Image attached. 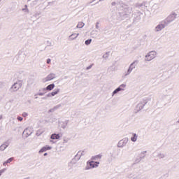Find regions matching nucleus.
Returning <instances> with one entry per match:
<instances>
[{
  "mask_svg": "<svg viewBox=\"0 0 179 179\" xmlns=\"http://www.w3.org/2000/svg\"><path fill=\"white\" fill-rule=\"evenodd\" d=\"M131 13L132 8H129L125 4H122V6H120L118 10V13L117 14V20H124V19H127L128 14Z\"/></svg>",
  "mask_w": 179,
  "mask_h": 179,
  "instance_id": "f257e3e1",
  "label": "nucleus"
},
{
  "mask_svg": "<svg viewBox=\"0 0 179 179\" xmlns=\"http://www.w3.org/2000/svg\"><path fill=\"white\" fill-rule=\"evenodd\" d=\"M177 18V13L175 12L171 13L165 20H164V22L166 24L167 26L170 24V23H172V22H174L176 19Z\"/></svg>",
  "mask_w": 179,
  "mask_h": 179,
  "instance_id": "f03ea898",
  "label": "nucleus"
},
{
  "mask_svg": "<svg viewBox=\"0 0 179 179\" xmlns=\"http://www.w3.org/2000/svg\"><path fill=\"white\" fill-rule=\"evenodd\" d=\"M99 164H100V162L94 161H88L87 162V165L85 166V170H91V169H96V167H99Z\"/></svg>",
  "mask_w": 179,
  "mask_h": 179,
  "instance_id": "7ed1b4c3",
  "label": "nucleus"
},
{
  "mask_svg": "<svg viewBox=\"0 0 179 179\" xmlns=\"http://www.w3.org/2000/svg\"><path fill=\"white\" fill-rule=\"evenodd\" d=\"M157 56V52L155 50L150 51L145 56V61L150 62V61L155 59V57Z\"/></svg>",
  "mask_w": 179,
  "mask_h": 179,
  "instance_id": "20e7f679",
  "label": "nucleus"
},
{
  "mask_svg": "<svg viewBox=\"0 0 179 179\" xmlns=\"http://www.w3.org/2000/svg\"><path fill=\"white\" fill-rule=\"evenodd\" d=\"M166 26H167V24L164 22V20H162V21L159 22V24H157L155 27L154 31L155 33H159V31H162V30H163V29H165Z\"/></svg>",
  "mask_w": 179,
  "mask_h": 179,
  "instance_id": "39448f33",
  "label": "nucleus"
},
{
  "mask_svg": "<svg viewBox=\"0 0 179 179\" xmlns=\"http://www.w3.org/2000/svg\"><path fill=\"white\" fill-rule=\"evenodd\" d=\"M57 78V74L54 73H50L45 78L42 79L43 83H47V82H50V80H52Z\"/></svg>",
  "mask_w": 179,
  "mask_h": 179,
  "instance_id": "423d86ee",
  "label": "nucleus"
},
{
  "mask_svg": "<svg viewBox=\"0 0 179 179\" xmlns=\"http://www.w3.org/2000/svg\"><path fill=\"white\" fill-rule=\"evenodd\" d=\"M22 87V82L18 81L14 83L10 87V92H17Z\"/></svg>",
  "mask_w": 179,
  "mask_h": 179,
  "instance_id": "0eeeda50",
  "label": "nucleus"
},
{
  "mask_svg": "<svg viewBox=\"0 0 179 179\" xmlns=\"http://www.w3.org/2000/svg\"><path fill=\"white\" fill-rule=\"evenodd\" d=\"M128 141H129L128 138H124L120 140L117 143V148H124V146H127Z\"/></svg>",
  "mask_w": 179,
  "mask_h": 179,
  "instance_id": "6e6552de",
  "label": "nucleus"
},
{
  "mask_svg": "<svg viewBox=\"0 0 179 179\" xmlns=\"http://www.w3.org/2000/svg\"><path fill=\"white\" fill-rule=\"evenodd\" d=\"M147 103L148 102L146 101L143 100V101L138 103V105L136 106L137 111H141V110H142L143 107L146 106Z\"/></svg>",
  "mask_w": 179,
  "mask_h": 179,
  "instance_id": "1a4fd4ad",
  "label": "nucleus"
},
{
  "mask_svg": "<svg viewBox=\"0 0 179 179\" xmlns=\"http://www.w3.org/2000/svg\"><path fill=\"white\" fill-rule=\"evenodd\" d=\"M33 134V129L27 128L23 131V135H25L26 138H29L30 135Z\"/></svg>",
  "mask_w": 179,
  "mask_h": 179,
  "instance_id": "9d476101",
  "label": "nucleus"
},
{
  "mask_svg": "<svg viewBox=\"0 0 179 179\" xmlns=\"http://www.w3.org/2000/svg\"><path fill=\"white\" fill-rule=\"evenodd\" d=\"M78 36H79V34H72L69 36V41H73V40H76V38H78Z\"/></svg>",
  "mask_w": 179,
  "mask_h": 179,
  "instance_id": "9b49d317",
  "label": "nucleus"
},
{
  "mask_svg": "<svg viewBox=\"0 0 179 179\" xmlns=\"http://www.w3.org/2000/svg\"><path fill=\"white\" fill-rule=\"evenodd\" d=\"M80 156H79V154L77 153V155L74 157V158L72 159L71 163H73V164H75V163H76V162H79V160H80Z\"/></svg>",
  "mask_w": 179,
  "mask_h": 179,
  "instance_id": "f8f14e48",
  "label": "nucleus"
},
{
  "mask_svg": "<svg viewBox=\"0 0 179 179\" xmlns=\"http://www.w3.org/2000/svg\"><path fill=\"white\" fill-rule=\"evenodd\" d=\"M8 146H9V142H5L3 144H2L0 146V150L1 152H3V150H5V149H6V148H8Z\"/></svg>",
  "mask_w": 179,
  "mask_h": 179,
  "instance_id": "ddd939ff",
  "label": "nucleus"
},
{
  "mask_svg": "<svg viewBox=\"0 0 179 179\" xmlns=\"http://www.w3.org/2000/svg\"><path fill=\"white\" fill-rule=\"evenodd\" d=\"M138 64H139V61L138 60H135L134 62H132L129 66L133 69H135V68H136V66H138Z\"/></svg>",
  "mask_w": 179,
  "mask_h": 179,
  "instance_id": "4468645a",
  "label": "nucleus"
},
{
  "mask_svg": "<svg viewBox=\"0 0 179 179\" xmlns=\"http://www.w3.org/2000/svg\"><path fill=\"white\" fill-rule=\"evenodd\" d=\"M131 141V142H136V141H138V134H136V133H132Z\"/></svg>",
  "mask_w": 179,
  "mask_h": 179,
  "instance_id": "2eb2a0df",
  "label": "nucleus"
},
{
  "mask_svg": "<svg viewBox=\"0 0 179 179\" xmlns=\"http://www.w3.org/2000/svg\"><path fill=\"white\" fill-rule=\"evenodd\" d=\"M55 87V84H50L46 87V90L48 92H51Z\"/></svg>",
  "mask_w": 179,
  "mask_h": 179,
  "instance_id": "dca6fc26",
  "label": "nucleus"
},
{
  "mask_svg": "<svg viewBox=\"0 0 179 179\" xmlns=\"http://www.w3.org/2000/svg\"><path fill=\"white\" fill-rule=\"evenodd\" d=\"M132 71H134V69H131L129 66L127 71L124 73V76L127 77V76L131 75V73L132 72Z\"/></svg>",
  "mask_w": 179,
  "mask_h": 179,
  "instance_id": "f3484780",
  "label": "nucleus"
},
{
  "mask_svg": "<svg viewBox=\"0 0 179 179\" xmlns=\"http://www.w3.org/2000/svg\"><path fill=\"white\" fill-rule=\"evenodd\" d=\"M132 71H134V69H131L129 66L127 71L124 73V76L127 77V76L131 75V73L132 72Z\"/></svg>",
  "mask_w": 179,
  "mask_h": 179,
  "instance_id": "a211bd4d",
  "label": "nucleus"
},
{
  "mask_svg": "<svg viewBox=\"0 0 179 179\" xmlns=\"http://www.w3.org/2000/svg\"><path fill=\"white\" fill-rule=\"evenodd\" d=\"M97 30H92L91 31V36L93 37V38H97Z\"/></svg>",
  "mask_w": 179,
  "mask_h": 179,
  "instance_id": "6ab92c4d",
  "label": "nucleus"
},
{
  "mask_svg": "<svg viewBox=\"0 0 179 179\" xmlns=\"http://www.w3.org/2000/svg\"><path fill=\"white\" fill-rule=\"evenodd\" d=\"M125 87H127V84H122L117 88L120 89V92L125 90Z\"/></svg>",
  "mask_w": 179,
  "mask_h": 179,
  "instance_id": "aec40b11",
  "label": "nucleus"
},
{
  "mask_svg": "<svg viewBox=\"0 0 179 179\" xmlns=\"http://www.w3.org/2000/svg\"><path fill=\"white\" fill-rule=\"evenodd\" d=\"M51 139H59V134H53L51 135L50 136Z\"/></svg>",
  "mask_w": 179,
  "mask_h": 179,
  "instance_id": "412c9836",
  "label": "nucleus"
},
{
  "mask_svg": "<svg viewBox=\"0 0 179 179\" xmlns=\"http://www.w3.org/2000/svg\"><path fill=\"white\" fill-rule=\"evenodd\" d=\"M12 162H13V158H9L7 161L3 163V166H6L8 163H12Z\"/></svg>",
  "mask_w": 179,
  "mask_h": 179,
  "instance_id": "4be33fe9",
  "label": "nucleus"
},
{
  "mask_svg": "<svg viewBox=\"0 0 179 179\" xmlns=\"http://www.w3.org/2000/svg\"><path fill=\"white\" fill-rule=\"evenodd\" d=\"M85 26V23L82 22H79L77 24V29H82L83 27H84Z\"/></svg>",
  "mask_w": 179,
  "mask_h": 179,
  "instance_id": "5701e85b",
  "label": "nucleus"
},
{
  "mask_svg": "<svg viewBox=\"0 0 179 179\" xmlns=\"http://www.w3.org/2000/svg\"><path fill=\"white\" fill-rule=\"evenodd\" d=\"M58 93H59V89L55 90L53 92H51L52 96H54L56 94H58Z\"/></svg>",
  "mask_w": 179,
  "mask_h": 179,
  "instance_id": "b1692460",
  "label": "nucleus"
},
{
  "mask_svg": "<svg viewBox=\"0 0 179 179\" xmlns=\"http://www.w3.org/2000/svg\"><path fill=\"white\" fill-rule=\"evenodd\" d=\"M108 57H110V52H106V53L102 56V58H103L104 59H107L108 58Z\"/></svg>",
  "mask_w": 179,
  "mask_h": 179,
  "instance_id": "393cba45",
  "label": "nucleus"
},
{
  "mask_svg": "<svg viewBox=\"0 0 179 179\" xmlns=\"http://www.w3.org/2000/svg\"><path fill=\"white\" fill-rule=\"evenodd\" d=\"M146 153H147V151L141 152V154H140V157L141 159H143L145 157V156H146Z\"/></svg>",
  "mask_w": 179,
  "mask_h": 179,
  "instance_id": "a878e982",
  "label": "nucleus"
},
{
  "mask_svg": "<svg viewBox=\"0 0 179 179\" xmlns=\"http://www.w3.org/2000/svg\"><path fill=\"white\" fill-rule=\"evenodd\" d=\"M97 159H101V155H98L92 157V160H97Z\"/></svg>",
  "mask_w": 179,
  "mask_h": 179,
  "instance_id": "bb28decb",
  "label": "nucleus"
},
{
  "mask_svg": "<svg viewBox=\"0 0 179 179\" xmlns=\"http://www.w3.org/2000/svg\"><path fill=\"white\" fill-rule=\"evenodd\" d=\"M118 92H121V89L117 87L116 90H115L113 92L112 96H114V94H117V93H118Z\"/></svg>",
  "mask_w": 179,
  "mask_h": 179,
  "instance_id": "cd10ccee",
  "label": "nucleus"
},
{
  "mask_svg": "<svg viewBox=\"0 0 179 179\" xmlns=\"http://www.w3.org/2000/svg\"><path fill=\"white\" fill-rule=\"evenodd\" d=\"M22 12H24L25 13H29V8H27V5H25L24 8H22Z\"/></svg>",
  "mask_w": 179,
  "mask_h": 179,
  "instance_id": "c85d7f7f",
  "label": "nucleus"
},
{
  "mask_svg": "<svg viewBox=\"0 0 179 179\" xmlns=\"http://www.w3.org/2000/svg\"><path fill=\"white\" fill-rule=\"evenodd\" d=\"M111 5H112V6H117V8H120V4L115 1L112 2Z\"/></svg>",
  "mask_w": 179,
  "mask_h": 179,
  "instance_id": "c756f323",
  "label": "nucleus"
},
{
  "mask_svg": "<svg viewBox=\"0 0 179 179\" xmlns=\"http://www.w3.org/2000/svg\"><path fill=\"white\" fill-rule=\"evenodd\" d=\"M157 157H159V159H164V157H166V156L163 153L158 154Z\"/></svg>",
  "mask_w": 179,
  "mask_h": 179,
  "instance_id": "7c9ffc66",
  "label": "nucleus"
},
{
  "mask_svg": "<svg viewBox=\"0 0 179 179\" xmlns=\"http://www.w3.org/2000/svg\"><path fill=\"white\" fill-rule=\"evenodd\" d=\"M43 152H47V148H45V147L42 148L40 150L39 153H43Z\"/></svg>",
  "mask_w": 179,
  "mask_h": 179,
  "instance_id": "2f4dec72",
  "label": "nucleus"
},
{
  "mask_svg": "<svg viewBox=\"0 0 179 179\" xmlns=\"http://www.w3.org/2000/svg\"><path fill=\"white\" fill-rule=\"evenodd\" d=\"M78 156H80V157H82V156H85V151H79L78 152Z\"/></svg>",
  "mask_w": 179,
  "mask_h": 179,
  "instance_id": "473e14b6",
  "label": "nucleus"
},
{
  "mask_svg": "<svg viewBox=\"0 0 179 179\" xmlns=\"http://www.w3.org/2000/svg\"><path fill=\"white\" fill-rule=\"evenodd\" d=\"M141 157H138V158H136V159H135V161H134V164H138V163H140V162H141Z\"/></svg>",
  "mask_w": 179,
  "mask_h": 179,
  "instance_id": "72a5a7b5",
  "label": "nucleus"
},
{
  "mask_svg": "<svg viewBox=\"0 0 179 179\" xmlns=\"http://www.w3.org/2000/svg\"><path fill=\"white\" fill-rule=\"evenodd\" d=\"M92 43V39H88L85 41V45H89Z\"/></svg>",
  "mask_w": 179,
  "mask_h": 179,
  "instance_id": "f704fd0d",
  "label": "nucleus"
},
{
  "mask_svg": "<svg viewBox=\"0 0 179 179\" xmlns=\"http://www.w3.org/2000/svg\"><path fill=\"white\" fill-rule=\"evenodd\" d=\"M5 171H6V169H3L0 170V176H2V174H3Z\"/></svg>",
  "mask_w": 179,
  "mask_h": 179,
  "instance_id": "c9c22d12",
  "label": "nucleus"
},
{
  "mask_svg": "<svg viewBox=\"0 0 179 179\" xmlns=\"http://www.w3.org/2000/svg\"><path fill=\"white\" fill-rule=\"evenodd\" d=\"M45 93L44 92H38L35 94V96H44Z\"/></svg>",
  "mask_w": 179,
  "mask_h": 179,
  "instance_id": "e433bc0d",
  "label": "nucleus"
},
{
  "mask_svg": "<svg viewBox=\"0 0 179 179\" xmlns=\"http://www.w3.org/2000/svg\"><path fill=\"white\" fill-rule=\"evenodd\" d=\"M60 107H62V106H61V104H59L54 107V110H58V108H59Z\"/></svg>",
  "mask_w": 179,
  "mask_h": 179,
  "instance_id": "4c0bfd02",
  "label": "nucleus"
},
{
  "mask_svg": "<svg viewBox=\"0 0 179 179\" xmlns=\"http://www.w3.org/2000/svg\"><path fill=\"white\" fill-rule=\"evenodd\" d=\"M29 115V114L27 113H26V112H24L23 113H22V117H27Z\"/></svg>",
  "mask_w": 179,
  "mask_h": 179,
  "instance_id": "58836bf2",
  "label": "nucleus"
},
{
  "mask_svg": "<svg viewBox=\"0 0 179 179\" xmlns=\"http://www.w3.org/2000/svg\"><path fill=\"white\" fill-rule=\"evenodd\" d=\"M17 120H18V121H23V117H20V116H18L17 117Z\"/></svg>",
  "mask_w": 179,
  "mask_h": 179,
  "instance_id": "ea45409f",
  "label": "nucleus"
},
{
  "mask_svg": "<svg viewBox=\"0 0 179 179\" xmlns=\"http://www.w3.org/2000/svg\"><path fill=\"white\" fill-rule=\"evenodd\" d=\"M45 148H46V150H51V149H52V147H50V146H45Z\"/></svg>",
  "mask_w": 179,
  "mask_h": 179,
  "instance_id": "a19ab883",
  "label": "nucleus"
},
{
  "mask_svg": "<svg viewBox=\"0 0 179 179\" xmlns=\"http://www.w3.org/2000/svg\"><path fill=\"white\" fill-rule=\"evenodd\" d=\"M99 24H100V23H99V22H96V29H100V26H99Z\"/></svg>",
  "mask_w": 179,
  "mask_h": 179,
  "instance_id": "79ce46f5",
  "label": "nucleus"
},
{
  "mask_svg": "<svg viewBox=\"0 0 179 179\" xmlns=\"http://www.w3.org/2000/svg\"><path fill=\"white\" fill-rule=\"evenodd\" d=\"M92 66H93V64H91L90 66H89L88 67H87V71H89V69H92Z\"/></svg>",
  "mask_w": 179,
  "mask_h": 179,
  "instance_id": "37998d69",
  "label": "nucleus"
},
{
  "mask_svg": "<svg viewBox=\"0 0 179 179\" xmlns=\"http://www.w3.org/2000/svg\"><path fill=\"white\" fill-rule=\"evenodd\" d=\"M51 96H52L51 92L46 95V97H51Z\"/></svg>",
  "mask_w": 179,
  "mask_h": 179,
  "instance_id": "c03bdc74",
  "label": "nucleus"
},
{
  "mask_svg": "<svg viewBox=\"0 0 179 179\" xmlns=\"http://www.w3.org/2000/svg\"><path fill=\"white\" fill-rule=\"evenodd\" d=\"M50 63H51V59H48L47 64H50Z\"/></svg>",
  "mask_w": 179,
  "mask_h": 179,
  "instance_id": "a18cd8bd",
  "label": "nucleus"
},
{
  "mask_svg": "<svg viewBox=\"0 0 179 179\" xmlns=\"http://www.w3.org/2000/svg\"><path fill=\"white\" fill-rule=\"evenodd\" d=\"M128 177L129 178H132V177H134V174L131 173Z\"/></svg>",
  "mask_w": 179,
  "mask_h": 179,
  "instance_id": "49530a36",
  "label": "nucleus"
},
{
  "mask_svg": "<svg viewBox=\"0 0 179 179\" xmlns=\"http://www.w3.org/2000/svg\"><path fill=\"white\" fill-rule=\"evenodd\" d=\"M41 134H43V131H41L40 134L38 133V131L36 133L37 136H40V135H41Z\"/></svg>",
  "mask_w": 179,
  "mask_h": 179,
  "instance_id": "de8ad7c7",
  "label": "nucleus"
},
{
  "mask_svg": "<svg viewBox=\"0 0 179 179\" xmlns=\"http://www.w3.org/2000/svg\"><path fill=\"white\" fill-rule=\"evenodd\" d=\"M49 111H50V113H52V111H55V109H54V108H53L50 109Z\"/></svg>",
  "mask_w": 179,
  "mask_h": 179,
  "instance_id": "09e8293b",
  "label": "nucleus"
},
{
  "mask_svg": "<svg viewBox=\"0 0 179 179\" xmlns=\"http://www.w3.org/2000/svg\"><path fill=\"white\" fill-rule=\"evenodd\" d=\"M45 91H47V87H45V88L42 89V92H45Z\"/></svg>",
  "mask_w": 179,
  "mask_h": 179,
  "instance_id": "8fccbe9b",
  "label": "nucleus"
},
{
  "mask_svg": "<svg viewBox=\"0 0 179 179\" xmlns=\"http://www.w3.org/2000/svg\"><path fill=\"white\" fill-rule=\"evenodd\" d=\"M0 120H2V115H0Z\"/></svg>",
  "mask_w": 179,
  "mask_h": 179,
  "instance_id": "3c124183",
  "label": "nucleus"
},
{
  "mask_svg": "<svg viewBox=\"0 0 179 179\" xmlns=\"http://www.w3.org/2000/svg\"><path fill=\"white\" fill-rule=\"evenodd\" d=\"M64 143H66V141L64 140Z\"/></svg>",
  "mask_w": 179,
  "mask_h": 179,
  "instance_id": "603ef678",
  "label": "nucleus"
},
{
  "mask_svg": "<svg viewBox=\"0 0 179 179\" xmlns=\"http://www.w3.org/2000/svg\"><path fill=\"white\" fill-rule=\"evenodd\" d=\"M111 156H112V157H113V159H115V157L113 156V155Z\"/></svg>",
  "mask_w": 179,
  "mask_h": 179,
  "instance_id": "864d4df0",
  "label": "nucleus"
},
{
  "mask_svg": "<svg viewBox=\"0 0 179 179\" xmlns=\"http://www.w3.org/2000/svg\"><path fill=\"white\" fill-rule=\"evenodd\" d=\"M50 142H52V143H54V141H53L52 140H51Z\"/></svg>",
  "mask_w": 179,
  "mask_h": 179,
  "instance_id": "5fc2aeb1",
  "label": "nucleus"
},
{
  "mask_svg": "<svg viewBox=\"0 0 179 179\" xmlns=\"http://www.w3.org/2000/svg\"><path fill=\"white\" fill-rule=\"evenodd\" d=\"M47 155H48L47 153H45V154H44V156H47Z\"/></svg>",
  "mask_w": 179,
  "mask_h": 179,
  "instance_id": "6e6d98bb",
  "label": "nucleus"
},
{
  "mask_svg": "<svg viewBox=\"0 0 179 179\" xmlns=\"http://www.w3.org/2000/svg\"><path fill=\"white\" fill-rule=\"evenodd\" d=\"M109 162H113V159H111L110 160H109Z\"/></svg>",
  "mask_w": 179,
  "mask_h": 179,
  "instance_id": "4d7b16f0",
  "label": "nucleus"
},
{
  "mask_svg": "<svg viewBox=\"0 0 179 179\" xmlns=\"http://www.w3.org/2000/svg\"><path fill=\"white\" fill-rule=\"evenodd\" d=\"M101 1H103V0H99V2H101Z\"/></svg>",
  "mask_w": 179,
  "mask_h": 179,
  "instance_id": "13d9d810",
  "label": "nucleus"
},
{
  "mask_svg": "<svg viewBox=\"0 0 179 179\" xmlns=\"http://www.w3.org/2000/svg\"><path fill=\"white\" fill-rule=\"evenodd\" d=\"M35 99H38V97L36 96Z\"/></svg>",
  "mask_w": 179,
  "mask_h": 179,
  "instance_id": "bf43d9fd",
  "label": "nucleus"
},
{
  "mask_svg": "<svg viewBox=\"0 0 179 179\" xmlns=\"http://www.w3.org/2000/svg\"><path fill=\"white\" fill-rule=\"evenodd\" d=\"M2 0H0V2Z\"/></svg>",
  "mask_w": 179,
  "mask_h": 179,
  "instance_id": "052dcab7",
  "label": "nucleus"
},
{
  "mask_svg": "<svg viewBox=\"0 0 179 179\" xmlns=\"http://www.w3.org/2000/svg\"><path fill=\"white\" fill-rule=\"evenodd\" d=\"M28 1H31V0H28Z\"/></svg>",
  "mask_w": 179,
  "mask_h": 179,
  "instance_id": "680f3d73",
  "label": "nucleus"
}]
</instances>
